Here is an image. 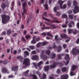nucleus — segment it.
I'll use <instances>...</instances> for the list:
<instances>
[{"label":"nucleus","instance_id":"58","mask_svg":"<svg viewBox=\"0 0 79 79\" xmlns=\"http://www.w3.org/2000/svg\"><path fill=\"white\" fill-rule=\"evenodd\" d=\"M27 33V31L26 30H24L23 32V34L24 35H26Z\"/></svg>","mask_w":79,"mask_h":79},{"label":"nucleus","instance_id":"10","mask_svg":"<svg viewBox=\"0 0 79 79\" xmlns=\"http://www.w3.org/2000/svg\"><path fill=\"white\" fill-rule=\"evenodd\" d=\"M2 73H10V72L5 68H3L2 69Z\"/></svg>","mask_w":79,"mask_h":79},{"label":"nucleus","instance_id":"57","mask_svg":"<svg viewBox=\"0 0 79 79\" xmlns=\"http://www.w3.org/2000/svg\"><path fill=\"white\" fill-rule=\"evenodd\" d=\"M77 30H75V31H74L73 32V34H74V35H76V34H77Z\"/></svg>","mask_w":79,"mask_h":79},{"label":"nucleus","instance_id":"56","mask_svg":"<svg viewBox=\"0 0 79 79\" xmlns=\"http://www.w3.org/2000/svg\"><path fill=\"white\" fill-rule=\"evenodd\" d=\"M18 4H19V6H21V2H19V1H18Z\"/></svg>","mask_w":79,"mask_h":79},{"label":"nucleus","instance_id":"62","mask_svg":"<svg viewBox=\"0 0 79 79\" xmlns=\"http://www.w3.org/2000/svg\"><path fill=\"white\" fill-rule=\"evenodd\" d=\"M68 25L69 27H73V26L71 25V24L70 23H69Z\"/></svg>","mask_w":79,"mask_h":79},{"label":"nucleus","instance_id":"33","mask_svg":"<svg viewBox=\"0 0 79 79\" xmlns=\"http://www.w3.org/2000/svg\"><path fill=\"white\" fill-rule=\"evenodd\" d=\"M41 43L42 46H45V45H47V44H48L47 42H44Z\"/></svg>","mask_w":79,"mask_h":79},{"label":"nucleus","instance_id":"19","mask_svg":"<svg viewBox=\"0 0 79 79\" xmlns=\"http://www.w3.org/2000/svg\"><path fill=\"white\" fill-rule=\"evenodd\" d=\"M42 46V43L39 42L36 44V47H40Z\"/></svg>","mask_w":79,"mask_h":79},{"label":"nucleus","instance_id":"34","mask_svg":"<svg viewBox=\"0 0 79 79\" xmlns=\"http://www.w3.org/2000/svg\"><path fill=\"white\" fill-rule=\"evenodd\" d=\"M62 72H65L66 71V67H64L62 69Z\"/></svg>","mask_w":79,"mask_h":79},{"label":"nucleus","instance_id":"5","mask_svg":"<svg viewBox=\"0 0 79 79\" xmlns=\"http://www.w3.org/2000/svg\"><path fill=\"white\" fill-rule=\"evenodd\" d=\"M79 52V50L78 49L74 48L72 49V53L73 55H76L78 54Z\"/></svg>","mask_w":79,"mask_h":79},{"label":"nucleus","instance_id":"59","mask_svg":"<svg viewBox=\"0 0 79 79\" xmlns=\"http://www.w3.org/2000/svg\"><path fill=\"white\" fill-rule=\"evenodd\" d=\"M73 13V12L72 10H69L68 12V14H71V13Z\"/></svg>","mask_w":79,"mask_h":79},{"label":"nucleus","instance_id":"20","mask_svg":"<svg viewBox=\"0 0 79 79\" xmlns=\"http://www.w3.org/2000/svg\"><path fill=\"white\" fill-rule=\"evenodd\" d=\"M49 69V66L48 65L45 66L44 67V71H48Z\"/></svg>","mask_w":79,"mask_h":79},{"label":"nucleus","instance_id":"37","mask_svg":"<svg viewBox=\"0 0 79 79\" xmlns=\"http://www.w3.org/2000/svg\"><path fill=\"white\" fill-rule=\"evenodd\" d=\"M64 54H59L58 58L59 59H60L61 58V56H64Z\"/></svg>","mask_w":79,"mask_h":79},{"label":"nucleus","instance_id":"30","mask_svg":"<svg viewBox=\"0 0 79 79\" xmlns=\"http://www.w3.org/2000/svg\"><path fill=\"white\" fill-rule=\"evenodd\" d=\"M60 36L61 37L62 39H63L64 38H65V37H66V35L65 34H64V35L61 34L60 35Z\"/></svg>","mask_w":79,"mask_h":79},{"label":"nucleus","instance_id":"54","mask_svg":"<svg viewBox=\"0 0 79 79\" xmlns=\"http://www.w3.org/2000/svg\"><path fill=\"white\" fill-rule=\"evenodd\" d=\"M7 34H11V31L10 30H8L7 31Z\"/></svg>","mask_w":79,"mask_h":79},{"label":"nucleus","instance_id":"17","mask_svg":"<svg viewBox=\"0 0 79 79\" xmlns=\"http://www.w3.org/2000/svg\"><path fill=\"white\" fill-rule=\"evenodd\" d=\"M56 56V54L55 53H52V55H51L50 56V58L51 59H53V58H55Z\"/></svg>","mask_w":79,"mask_h":79},{"label":"nucleus","instance_id":"53","mask_svg":"<svg viewBox=\"0 0 79 79\" xmlns=\"http://www.w3.org/2000/svg\"><path fill=\"white\" fill-rule=\"evenodd\" d=\"M63 46L64 48V49L66 48V47H67V46L65 44H64Z\"/></svg>","mask_w":79,"mask_h":79},{"label":"nucleus","instance_id":"21","mask_svg":"<svg viewBox=\"0 0 79 79\" xmlns=\"http://www.w3.org/2000/svg\"><path fill=\"white\" fill-rule=\"evenodd\" d=\"M55 39L56 41H57V40H61V39H60L59 37H58V35L55 36Z\"/></svg>","mask_w":79,"mask_h":79},{"label":"nucleus","instance_id":"43","mask_svg":"<svg viewBox=\"0 0 79 79\" xmlns=\"http://www.w3.org/2000/svg\"><path fill=\"white\" fill-rule=\"evenodd\" d=\"M41 35L43 36H46L47 35V33H42L41 34Z\"/></svg>","mask_w":79,"mask_h":79},{"label":"nucleus","instance_id":"60","mask_svg":"<svg viewBox=\"0 0 79 79\" xmlns=\"http://www.w3.org/2000/svg\"><path fill=\"white\" fill-rule=\"evenodd\" d=\"M76 42L77 44L79 43V38L77 39V40L76 41Z\"/></svg>","mask_w":79,"mask_h":79},{"label":"nucleus","instance_id":"14","mask_svg":"<svg viewBox=\"0 0 79 79\" xmlns=\"http://www.w3.org/2000/svg\"><path fill=\"white\" fill-rule=\"evenodd\" d=\"M31 59L33 60H37V59H39V56L37 55L33 56L31 58Z\"/></svg>","mask_w":79,"mask_h":79},{"label":"nucleus","instance_id":"41","mask_svg":"<svg viewBox=\"0 0 79 79\" xmlns=\"http://www.w3.org/2000/svg\"><path fill=\"white\" fill-rule=\"evenodd\" d=\"M36 74H37V75H38V76H39V77H40V72L38 71H36Z\"/></svg>","mask_w":79,"mask_h":79},{"label":"nucleus","instance_id":"55","mask_svg":"<svg viewBox=\"0 0 79 79\" xmlns=\"http://www.w3.org/2000/svg\"><path fill=\"white\" fill-rule=\"evenodd\" d=\"M32 54H35L36 53V52L34 50L31 52Z\"/></svg>","mask_w":79,"mask_h":79},{"label":"nucleus","instance_id":"24","mask_svg":"<svg viewBox=\"0 0 79 79\" xmlns=\"http://www.w3.org/2000/svg\"><path fill=\"white\" fill-rule=\"evenodd\" d=\"M71 3H72V2L70 0V1H69L68 2V5L69 6H71Z\"/></svg>","mask_w":79,"mask_h":79},{"label":"nucleus","instance_id":"22","mask_svg":"<svg viewBox=\"0 0 79 79\" xmlns=\"http://www.w3.org/2000/svg\"><path fill=\"white\" fill-rule=\"evenodd\" d=\"M65 59V60H69V54H66Z\"/></svg>","mask_w":79,"mask_h":79},{"label":"nucleus","instance_id":"45","mask_svg":"<svg viewBox=\"0 0 79 79\" xmlns=\"http://www.w3.org/2000/svg\"><path fill=\"white\" fill-rule=\"evenodd\" d=\"M74 15H69V17L71 19H73V16Z\"/></svg>","mask_w":79,"mask_h":79},{"label":"nucleus","instance_id":"13","mask_svg":"<svg viewBox=\"0 0 79 79\" xmlns=\"http://www.w3.org/2000/svg\"><path fill=\"white\" fill-rule=\"evenodd\" d=\"M18 69V66L13 67L12 68V70L14 71H17Z\"/></svg>","mask_w":79,"mask_h":79},{"label":"nucleus","instance_id":"16","mask_svg":"<svg viewBox=\"0 0 79 79\" xmlns=\"http://www.w3.org/2000/svg\"><path fill=\"white\" fill-rule=\"evenodd\" d=\"M68 20L66 21V23L65 24L62 25V27L63 28H65L66 27H67V24H68Z\"/></svg>","mask_w":79,"mask_h":79},{"label":"nucleus","instance_id":"42","mask_svg":"<svg viewBox=\"0 0 79 79\" xmlns=\"http://www.w3.org/2000/svg\"><path fill=\"white\" fill-rule=\"evenodd\" d=\"M29 48H31L32 50H33V49H34V46H29Z\"/></svg>","mask_w":79,"mask_h":79},{"label":"nucleus","instance_id":"36","mask_svg":"<svg viewBox=\"0 0 79 79\" xmlns=\"http://www.w3.org/2000/svg\"><path fill=\"white\" fill-rule=\"evenodd\" d=\"M46 53L48 55H49L50 53V52L49 50H46Z\"/></svg>","mask_w":79,"mask_h":79},{"label":"nucleus","instance_id":"63","mask_svg":"<svg viewBox=\"0 0 79 79\" xmlns=\"http://www.w3.org/2000/svg\"><path fill=\"white\" fill-rule=\"evenodd\" d=\"M49 79H54V78H53V77L52 76H50L49 77Z\"/></svg>","mask_w":79,"mask_h":79},{"label":"nucleus","instance_id":"9","mask_svg":"<svg viewBox=\"0 0 79 79\" xmlns=\"http://www.w3.org/2000/svg\"><path fill=\"white\" fill-rule=\"evenodd\" d=\"M44 51H42V52L41 53L40 55L41 58H42L44 60H46L48 58V57L46 56H45L44 55Z\"/></svg>","mask_w":79,"mask_h":79},{"label":"nucleus","instance_id":"12","mask_svg":"<svg viewBox=\"0 0 79 79\" xmlns=\"http://www.w3.org/2000/svg\"><path fill=\"white\" fill-rule=\"evenodd\" d=\"M68 78V75H63L61 76V79H67Z\"/></svg>","mask_w":79,"mask_h":79},{"label":"nucleus","instance_id":"8","mask_svg":"<svg viewBox=\"0 0 79 79\" xmlns=\"http://www.w3.org/2000/svg\"><path fill=\"white\" fill-rule=\"evenodd\" d=\"M56 64H60V65H61V64H62V62L60 63V62H54L53 65H51L50 66V67H51L52 69H53V68H55V67H56Z\"/></svg>","mask_w":79,"mask_h":79},{"label":"nucleus","instance_id":"18","mask_svg":"<svg viewBox=\"0 0 79 79\" xmlns=\"http://www.w3.org/2000/svg\"><path fill=\"white\" fill-rule=\"evenodd\" d=\"M33 40L31 42V44H36L37 43V42H36V41L34 39V38L33 37H32Z\"/></svg>","mask_w":79,"mask_h":79},{"label":"nucleus","instance_id":"61","mask_svg":"<svg viewBox=\"0 0 79 79\" xmlns=\"http://www.w3.org/2000/svg\"><path fill=\"white\" fill-rule=\"evenodd\" d=\"M8 77L9 78H13V76L12 75H9Z\"/></svg>","mask_w":79,"mask_h":79},{"label":"nucleus","instance_id":"31","mask_svg":"<svg viewBox=\"0 0 79 79\" xmlns=\"http://www.w3.org/2000/svg\"><path fill=\"white\" fill-rule=\"evenodd\" d=\"M68 31L69 34H71V32H73V29H70L69 28H68Z\"/></svg>","mask_w":79,"mask_h":79},{"label":"nucleus","instance_id":"1","mask_svg":"<svg viewBox=\"0 0 79 79\" xmlns=\"http://www.w3.org/2000/svg\"><path fill=\"white\" fill-rule=\"evenodd\" d=\"M1 16L2 18V22L3 24L6 23L10 19V16L8 15H6L5 14H3Z\"/></svg>","mask_w":79,"mask_h":79},{"label":"nucleus","instance_id":"38","mask_svg":"<svg viewBox=\"0 0 79 79\" xmlns=\"http://www.w3.org/2000/svg\"><path fill=\"white\" fill-rule=\"evenodd\" d=\"M43 18L44 19V20L47 21H48V22H50V19H48L45 18L43 17Z\"/></svg>","mask_w":79,"mask_h":79},{"label":"nucleus","instance_id":"35","mask_svg":"<svg viewBox=\"0 0 79 79\" xmlns=\"http://www.w3.org/2000/svg\"><path fill=\"white\" fill-rule=\"evenodd\" d=\"M43 77L41 78V79H45L46 78V74L45 73H43Z\"/></svg>","mask_w":79,"mask_h":79},{"label":"nucleus","instance_id":"4","mask_svg":"<svg viewBox=\"0 0 79 79\" xmlns=\"http://www.w3.org/2000/svg\"><path fill=\"white\" fill-rule=\"evenodd\" d=\"M30 62V60L29 58H27L24 60V61L23 63V64H25V66H28Z\"/></svg>","mask_w":79,"mask_h":79},{"label":"nucleus","instance_id":"52","mask_svg":"<svg viewBox=\"0 0 79 79\" xmlns=\"http://www.w3.org/2000/svg\"><path fill=\"white\" fill-rule=\"evenodd\" d=\"M63 18H66L67 17V15L66 14H64L62 16Z\"/></svg>","mask_w":79,"mask_h":79},{"label":"nucleus","instance_id":"15","mask_svg":"<svg viewBox=\"0 0 79 79\" xmlns=\"http://www.w3.org/2000/svg\"><path fill=\"white\" fill-rule=\"evenodd\" d=\"M17 59L20 60V61L21 62L23 61V57L21 56H18L17 57Z\"/></svg>","mask_w":79,"mask_h":79},{"label":"nucleus","instance_id":"44","mask_svg":"<svg viewBox=\"0 0 79 79\" xmlns=\"http://www.w3.org/2000/svg\"><path fill=\"white\" fill-rule=\"evenodd\" d=\"M33 79H37V77L35 75H33Z\"/></svg>","mask_w":79,"mask_h":79},{"label":"nucleus","instance_id":"32","mask_svg":"<svg viewBox=\"0 0 79 79\" xmlns=\"http://www.w3.org/2000/svg\"><path fill=\"white\" fill-rule=\"evenodd\" d=\"M29 72V70H27V71H26L25 73H23V74L25 76H27V74H28V73Z\"/></svg>","mask_w":79,"mask_h":79},{"label":"nucleus","instance_id":"49","mask_svg":"<svg viewBox=\"0 0 79 79\" xmlns=\"http://www.w3.org/2000/svg\"><path fill=\"white\" fill-rule=\"evenodd\" d=\"M70 37L68 38L65 41V42H68L70 40Z\"/></svg>","mask_w":79,"mask_h":79},{"label":"nucleus","instance_id":"2","mask_svg":"<svg viewBox=\"0 0 79 79\" xmlns=\"http://www.w3.org/2000/svg\"><path fill=\"white\" fill-rule=\"evenodd\" d=\"M64 2V1H62L61 0H59L58 2V3L60 5V7L61 9H64L66 8V4H64L63 6H62V5L63 3Z\"/></svg>","mask_w":79,"mask_h":79},{"label":"nucleus","instance_id":"6","mask_svg":"<svg viewBox=\"0 0 79 79\" xmlns=\"http://www.w3.org/2000/svg\"><path fill=\"white\" fill-rule=\"evenodd\" d=\"M32 64H33L34 66L35 67V68L36 69H37V67L38 66H40L41 64H43V61H40L37 64V65H36V63L33 62Z\"/></svg>","mask_w":79,"mask_h":79},{"label":"nucleus","instance_id":"50","mask_svg":"<svg viewBox=\"0 0 79 79\" xmlns=\"http://www.w3.org/2000/svg\"><path fill=\"white\" fill-rule=\"evenodd\" d=\"M56 46L55 45V44L54 43L53 45H52V48H55L56 47Z\"/></svg>","mask_w":79,"mask_h":79},{"label":"nucleus","instance_id":"40","mask_svg":"<svg viewBox=\"0 0 79 79\" xmlns=\"http://www.w3.org/2000/svg\"><path fill=\"white\" fill-rule=\"evenodd\" d=\"M57 10H58V6L55 7L53 9L54 12H56Z\"/></svg>","mask_w":79,"mask_h":79},{"label":"nucleus","instance_id":"23","mask_svg":"<svg viewBox=\"0 0 79 79\" xmlns=\"http://www.w3.org/2000/svg\"><path fill=\"white\" fill-rule=\"evenodd\" d=\"M76 68H77V66L75 65H73L71 69V71H74V70L76 69Z\"/></svg>","mask_w":79,"mask_h":79},{"label":"nucleus","instance_id":"29","mask_svg":"<svg viewBox=\"0 0 79 79\" xmlns=\"http://www.w3.org/2000/svg\"><path fill=\"white\" fill-rule=\"evenodd\" d=\"M5 7H6V5L4 3H2L1 5V7L2 9H4V8H5Z\"/></svg>","mask_w":79,"mask_h":79},{"label":"nucleus","instance_id":"48","mask_svg":"<svg viewBox=\"0 0 79 79\" xmlns=\"http://www.w3.org/2000/svg\"><path fill=\"white\" fill-rule=\"evenodd\" d=\"M76 4H77V2L75 1H74L73 2V5H74V6H75V5H76Z\"/></svg>","mask_w":79,"mask_h":79},{"label":"nucleus","instance_id":"25","mask_svg":"<svg viewBox=\"0 0 79 79\" xmlns=\"http://www.w3.org/2000/svg\"><path fill=\"white\" fill-rule=\"evenodd\" d=\"M45 7V9L46 10H48V5L47 4V3H46L45 4L43 5Z\"/></svg>","mask_w":79,"mask_h":79},{"label":"nucleus","instance_id":"3","mask_svg":"<svg viewBox=\"0 0 79 79\" xmlns=\"http://www.w3.org/2000/svg\"><path fill=\"white\" fill-rule=\"evenodd\" d=\"M22 6H23V13L22 12L23 16L24 15V14L26 13V9L25 7L27 6V2H25L23 3Z\"/></svg>","mask_w":79,"mask_h":79},{"label":"nucleus","instance_id":"39","mask_svg":"<svg viewBox=\"0 0 79 79\" xmlns=\"http://www.w3.org/2000/svg\"><path fill=\"white\" fill-rule=\"evenodd\" d=\"M70 74L71 76H74V75H76L75 73H74L73 72H70Z\"/></svg>","mask_w":79,"mask_h":79},{"label":"nucleus","instance_id":"47","mask_svg":"<svg viewBox=\"0 0 79 79\" xmlns=\"http://www.w3.org/2000/svg\"><path fill=\"white\" fill-rule=\"evenodd\" d=\"M60 72H61V71L60 69H58L57 70V73L59 74V73H60Z\"/></svg>","mask_w":79,"mask_h":79},{"label":"nucleus","instance_id":"28","mask_svg":"<svg viewBox=\"0 0 79 79\" xmlns=\"http://www.w3.org/2000/svg\"><path fill=\"white\" fill-rule=\"evenodd\" d=\"M46 35H48L49 36H50L51 37H52V38H53V35H52L51 34V33H50V32H48L46 33Z\"/></svg>","mask_w":79,"mask_h":79},{"label":"nucleus","instance_id":"26","mask_svg":"<svg viewBox=\"0 0 79 79\" xmlns=\"http://www.w3.org/2000/svg\"><path fill=\"white\" fill-rule=\"evenodd\" d=\"M62 48H61V46H58V50H57L58 52H60L61 51V49Z\"/></svg>","mask_w":79,"mask_h":79},{"label":"nucleus","instance_id":"11","mask_svg":"<svg viewBox=\"0 0 79 79\" xmlns=\"http://www.w3.org/2000/svg\"><path fill=\"white\" fill-rule=\"evenodd\" d=\"M33 37L35 39V40L36 42H39V41L40 40V37L39 36H34Z\"/></svg>","mask_w":79,"mask_h":79},{"label":"nucleus","instance_id":"27","mask_svg":"<svg viewBox=\"0 0 79 79\" xmlns=\"http://www.w3.org/2000/svg\"><path fill=\"white\" fill-rule=\"evenodd\" d=\"M24 54H25V55L24 56V57H26V55H27V56H29V52H28L27 51H25L24 52Z\"/></svg>","mask_w":79,"mask_h":79},{"label":"nucleus","instance_id":"7","mask_svg":"<svg viewBox=\"0 0 79 79\" xmlns=\"http://www.w3.org/2000/svg\"><path fill=\"white\" fill-rule=\"evenodd\" d=\"M73 11L74 14L78 13L79 11V7L77 6H75Z\"/></svg>","mask_w":79,"mask_h":79},{"label":"nucleus","instance_id":"51","mask_svg":"<svg viewBox=\"0 0 79 79\" xmlns=\"http://www.w3.org/2000/svg\"><path fill=\"white\" fill-rule=\"evenodd\" d=\"M69 24H73V25H74V22H73V21H71L70 22Z\"/></svg>","mask_w":79,"mask_h":79},{"label":"nucleus","instance_id":"64","mask_svg":"<svg viewBox=\"0 0 79 79\" xmlns=\"http://www.w3.org/2000/svg\"><path fill=\"white\" fill-rule=\"evenodd\" d=\"M77 28H79V22L77 23Z\"/></svg>","mask_w":79,"mask_h":79},{"label":"nucleus","instance_id":"46","mask_svg":"<svg viewBox=\"0 0 79 79\" xmlns=\"http://www.w3.org/2000/svg\"><path fill=\"white\" fill-rule=\"evenodd\" d=\"M31 37V36L29 35H27L26 36V39H29V38H30Z\"/></svg>","mask_w":79,"mask_h":79}]
</instances>
